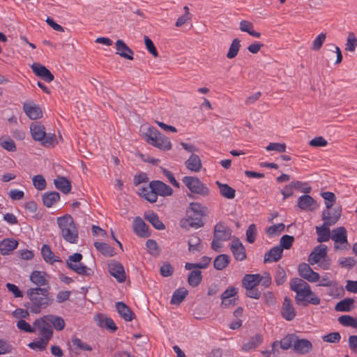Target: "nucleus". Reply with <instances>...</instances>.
I'll return each instance as SVG.
<instances>
[{"mask_svg": "<svg viewBox=\"0 0 357 357\" xmlns=\"http://www.w3.org/2000/svg\"><path fill=\"white\" fill-rule=\"evenodd\" d=\"M182 181L193 194H196L202 197H207L210 194L209 188L197 177L184 176Z\"/></svg>", "mask_w": 357, "mask_h": 357, "instance_id": "6e6552de", "label": "nucleus"}, {"mask_svg": "<svg viewBox=\"0 0 357 357\" xmlns=\"http://www.w3.org/2000/svg\"><path fill=\"white\" fill-rule=\"evenodd\" d=\"M55 187L64 194H68L71 190V183L64 176H58L54 181Z\"/></svg>", "mask_w": 357, "mask_h": 357, "instance_id": "e433bc0d", "label": "nucleus"}, {"mask_svg": "<svg viewBox=\"0 0 357 357\" xmlns=\"http://www.w3.org/2000/svg\"><path fill=\"white\" fill-rule=\"evenodd\" d=\"M298 206L303 211H314L318 208V204L310 195H303L298 199Z\"/></svg>", "mask_w": 357, "mask_h": 357, "instance_id": "dca6fc26", "label": "nucleus"}, {"mask_svg": "<svg viewBox=\"0 0 357 357\" xmlns=\"http://www.w3.org/2000/svg\"><path fill=\"white\" fill-rule=\"evenodd\" d=\"M144 44L148 52L151 54L153 57L157 58L158 56V52L153 41L147 36H144Z\"/></svg>", "mask_w": 357, "mask_h": 357, "instance_id": "e2e57ef3", "label": "nucleus"}, {"mask_svg": "<svg viewBox=\"0 0 357 357\" xmlns=\"http://www.w3.org/2000/svg\"><path fill=\"white\" fill-rule=\"evenodd\" d=\"M189 250L190 252L201 251L202 245L201 244V239L197 236H192L188 240Z\"/></svg>", "mask_w": 357, "mask_h": 357, "instance_id": "6e6d98bb", "label": "nucleus"}, {"mask_svg": "<svg viewBox=\"0 0 357 357\" xmlns=\"http://www.w3.org/2000/svg\"><path fill=\"white\" fill-rule=\"evenodd\" d=\"M0 145L8 151H15L16 145L15 142L8 136H3L0 138Z\"/></svg>", "mask_w": 357, "mask_h": 357, "instance_id": "8fccbe9b", "label": "nucleus"}, {"mask_svg": "<svg viewBox=\"0 0 357 357\" xmlns=\"http://www.w3.org/2000/svg\"><path fill=\"white\" fill-rule=\"evenodd\" d=\"M296 335L294 334H289L279 342L280 347L284 350H287L291 347L294 348V344L296 341Z\"/></svg>", "mask_w": 357, "mask_h": 357, "instance_id": "de8ad7c7", "label": "nucleus"}, {"mask_svg": "<svg viewBox=\"0 0 357 357\" xmlns=\"http://www.w3.org/2000/svg\"><path fill=\"white\" fill-rule=\"evenodd\" d=\"M238 293V289L234 287H228L220 296L222 300H223L224 304L227 301V298H231L235 296Z\"/></svg>", "mask_w": 357, "mask_h": 357, "instance_id": "338daca9", "label": "nucleus"}, {"mask_svg": "<svg viewBox=\"0 0 357 357\" xmlns=\"http://www.w3.org/2000/svg\"><path fill=\"white\" fill-rule=\"evenodd\" d=\"M342 215V206H339L330 210H324L321 213V219L324 224L333 226L336 224Z\"/></svg>", "mask_w": 357, "mask_h": 357, "instance_id": "f8f14e48", "label": "nucleus"}, {"mask_svg": "<svg viewBox=\"0 0 357 357\" xmlns=\"http://www.w3.org/2000/svg\"><path fill=\"white\" fill-rule=\"evenodd\" d=\"M173 193L172 188L160 181H152L149 183V188L140 189L139 195L151 203L157 201L158 196L167 197Z\"/></svg>", "mask_w": 357, "mask_h": 357, "instance_id": "20e7f679", "label": "nucleus"}, {"mask_svg": "<svg viewBox=\"0 0 357 357\" xmlns=\"http://www.w3.org/2000/svg\"><path fill=\"white\" fill-rule=\"evenodd\" d=\"M95 248L105 256H113L114 254V249L107 243L102 242H96L94 243Z\"/></svg>", "mask_w": 357, "mask_h": 357, "instance_id": "49530a36", "label": "nucleus"}, {"mask_svg": "<svg viewBox=\"0 0 357 357\" xmlns=\"http://www.w3.org/2000/svg\"><path fill=\"white\" fill-rule=\"evenodd\" d=\"M239 29L254 38H259L261 36L260 32L255 31L253 23L248 20H244L239 22Z\"/></svg>", "mask_w": 357, "mask_h": 357, "instance_id": "473e14b6", "label": "nucleus"}, {"mask_svg": "<svg viewBox=\"0 0 357 357\" xmlns=\"http://www.w3.org/2000/svg\"><path fill=\"white\" fill-rule=\"evenodd\" d=\"M231 235L229 228L222 223H218L214 227L213 238L220 241H228Z\"/></svg>", "mask_w": 357, "mask_h": 357, "instance_id": "5701e85b", "label": "nucleus"}, {"mask_svg": "<svg viewBox=\"0 0 357 357\" xmlns=\"http://www.w3.org/2000/svg\"><path fill=\"white\" fill-rule=\"evenodd\" d=\"M285 226L283 223H280L278 225H273L269 227L266 229V234L268 236H278L281 234L282 231H284Z\"/></svg>", "mask_w": 357, "mask_h": 357, "instance_id": "052dcab7", "label": "nucleus"}, {"mask_svg": "<svg viewBox=\"0 0 357 357\" xmlns=\"http://www.w3.org/2000/svg\"><path fill=\"white\" fill-rule=\"evenodd\" d=\"M31 69L36 76L43 78L47 82H51L54 79L50 70L39 63L32 64Z\"/></svg>", "mask_w": 357, "mask_h": 357, "instance_id": "f3484780", "label": "nucleus"}, {"mask_svg": "<svg viewBox=\"0 0 357 357\" xmlns=\"http://www.w3.org/2000/svg\"><path fill=\"white\" fill-rule=\"evenodd\" d=\"M230 262V257L225 254L219 255L214 259L213 266L215 269L221 271L225 269Z\"/></svg>", "mask_w": 357, "mask_h": 357, "instance_id": "a19ab883", "label": "nucleus"}, {"mask_svg": "<svg viewBox=\"0 0 357 357\" xmlns=\"http://www.w3.org/2000/svg\"><path fill=\"white\" fill-rule=\"evenodd\" d=\"M331 239L335 241V243L340 245H335V248L337 250H344L349 244L347 241V229L344 227H339L334 229L332 231Z\"/></svg>", "mask_w": 357, "mask_h": 357, "instance_id": "9b49d317", "label": "nucleus"}, {"mask_svg": "<svg viewBox=\"0 0 357 357\" xmlns=\"http://www.w3.org/2000/svg\"><path fill=\"white\" fill-rule=\"evenodd\" d=\"M262 342V337L260 335H255L251 337L248 342L243 345L242 349L248 351L258 347Z\"/></svg>", "mask_w": 357, "mask_h": 357, "instance_id": "37998d69", "label": "nucleus"}, {"mask_svg": "<svg viewBox=\"0 0 357 357\" xmlns=\"http://www.w3.org/2000/svg\"><path fill=\"white\" fill-rule=\"evenodd\" d=\"M115 305L118 313L125 321H130L135 318L133 311L123 302H117Z\"/></svg>", "mask_w": 357, "mask_h": 357, "instance_id": "393cba45", "label": "nucleus"}, {"mask_svg": "<svg viewBox=\"0 0 357 357\" xmlns=\"http://www.w3.org/2000/svg\"><path fill=\"white\" fill-rule=\"evenodd\" d=\"M281 314L287 321H291L296 315V312L292 305L291 301L287 296L284 297L281 309Z\"/></svg>", "mask_w": 357, "mask_h": 357, "instance_id": "412c9836", "label": "nucleus"}, {"mask_svg": "<svg viewBox=\"0 0 357 357\" xmlns=\"http://www.w3.org/2000/svg\"><path fill=\"white\" fill-rule=\"evenodd\" d=\"M34 187L38 190L45 189L47 183L45 178L42 175H36L32 178Z\"/></svg>", "mask_w": 357, "mask_h": 357, "instance_id": "bf43d9fd", "label": "nucleus"}, {"mask_svg": "<svg viewBox=\"0 0 357 357\" xmlns=\"http://www.w3.org/2000/svg\"><path fill=\"white\" fill-rule=\"evenodd\" d=\"M144 219L150 222L158 230L165 229V225L160 220L158 215L153 211H147L144 214Z\"/></svg>", "mask_w": 357, "mask_h": 357, "instance_id": "7c9ffc66", "label": "nucleus"}, {"mask_svg": "<svg viewBox=\"0 0 357 357\" xmlns=\"http://www.w3.org/2000/svg\"><path fill=\"white\" fill-rule=\"evenodd\" d=\"M240 40L237 38H234L229 47V51L227 53V57L228 59H234L235 58L240 50L241 44H240Z\"/></svg>", "mask_w": 357, "mask_h": 357, "instance_id": "09e8293b", "label": "nucleus"}, {"mask_svg": "<svg viewBox=\"0 0 357 357\" xmlns=\"http://www.w3.org/2000/svg\"><path fill=\"white\" fill-rule=\"evenodd\" d=\"M313 349L312 342L307 339H298L296 336L294 344V350L300 354L310 353Z\"/></svg>", "mask_w": 357, "mask_h": 357, "instance_id": "b1692460", "label": "nucleus"}, {"mask_svg": "<svg viewBox=\"0 0 357 357\" xmlns=\"http://www.w3.org/2000/svg\"><path fill=\"white\" fill-rule=\"evenodd\" d=\"M18 245V242L14 239L6 238L0 242L1 253L3 255H8L15 250Z\"/></svg>", "mask_w": 357, "mask_h": 357, "instance_id": "c9c22d12", "label": "nucleus"}, {"mask_svg": "<svg viewBox=\"0 0 357 357\" xmlns=\"http://www.w3.org/2000/svg\"><path fill=\"white\" fill-rule=\"evenodd\" d=\"M96 320L101 328H105L113 333L118 328L114 321L110 317H106L103 314H98Z\"/></svg>", "mask_w": 357, "mask_h": 357, "instance_id": "2f4dec72", "label": "nucleus"}, {"mask_svg": "<svg viewBox=\"0 0 357 357\" xmlns=\"http://www.w3.org/2000/svg\"><path fill=\"white\" fill-rule=\"evenodd\" d=\"M56 222L62 238L70 243L76 244L78 241V229L71 215L59 217Z\"/></svg>", "mask_w": 357, "mask_h": 357, "instance_id": "39448f33", "label": "nucleus"}, {"mask_svg": "<svg viewBox=\"0 0 357 357\" xmlns=\"http://www.w3.org/2000/svg\"><path fill=\"white\" fill-rule=\"evenodd\" d=\"M326 255L327 246L325 245H317L309 255L308 261L311 265H314L319 262L322 259L326 257Z\"/></svg>", "mask_w": 357, "mask_h": 357, "instance_id": "6ab92c4d", "label": "nucleus"}, {"mask_svg": "<svg viewBox=\"0 0 357 357\" xmlns=\"http://www.w3.org/2000/svg\"><path fill=\"white\" fill-rule=\"evenodd\" d=\"M146 142L161 150L168 151L172 149L170 139L155 128H150L146 134Z\"/></svg>", "mask_w": 357, "mask_h": 357, "instance_id": "0eeeda50", "label": "nucleus"}, {"mask_svg": "<svg viewBox=\"0 0 357 357\" xmlns=\"http://www.w3.org/2000/svg\"><path fill=\"white\" fill-rule=\"evenodd\" d=\"M354 300L347 298L338 302L335 310L337 312H350L354 308Z\"/></svg>", "mask_w": 357, "mask_h": 357, "instance_id": "79ce46f5", "label": "nucleus"}, {"mask_svg": "<svg viewBox=\"0 0 357 357\" xmlns=\"http://www.w3.org/2000/svg\"><path fill=\"white\" fill-rule=\"evenodd\" d=\"M26 296L29 299V302L26 303L24 306L31 313L38 314L43 310L51 305L54 302V298L50 292L49 287L30 288L26 291Z\"/></svg>", "mask_w": 357, "mask_h": 357, "instance_id": "f257e3e1", "label": "nucleus"}, {"mask_svg": "<svg viewBox=\"0 0 357 357\" xmlns=\"http://www.w3.org/2000/svg\"><path fill=\"white\" fill-rule=\"evenodd\" d=\"M31 69L36 76L43 78L47 82H51L54 79L50 70L39 63L32 64Z\"/></svg>", "mask_w": 357, "mask_h": 357, "instance_id": "a211bd4d", "label": "nucleus"}, {"mask_svg": "<svg viewBox=\"0 0 357 357\" xmlns=\"http://www.w3.org/2000/svg\"><path fill=\"white\" fill-rule=\"evenodd\" d=\"M134 232L140 237L147 238L151 235L148 225L139 217H135L133 220Z\"/></svg>", "mask_w": 357, "mask_h": 357, "instance_id": "aec40b11", "label": "nucleus"}, {"mask_svg": "<svg viewBox=\"0 0 357 357\" xmlns=\"http://www.w3.org/2000/svg\"><path fill=\"white\" fill-rule=\"evenodd\" d=\"M290 288L296 293L295 300L298 305L305 301L307 303L303 304L304 306H306L307 303L313 305L320 303L319 298L312 291L310 286L303 280L298 278H293L290 282Z\"/></svg>", "mask_w": 357, "mask_h": 357, "instance_id": "f03ea898", "label": "nucleus"}, {"mask_svg": "<svg viewBox=\"0 0 357 357\" xmlns=\"http://www.w3.org/2000/svg\"><path fill=\"white\" fill-rule=\"evenodd\" d=\"M207 207L198 202H191L186 211V218L181 220L182 227H193L195 229L204 225L203 218L207 215Z\"/></svg>", "mask_w": 357, "mask_h": 357, "instance_id": "7ed1b4c3", "label": "nucleus"}, {"mask_svg": "<svg viewBox=\"0 0 357 357\" xmlns=\"http://www.w3.org/2000/svg\"><path fill=\"white\" fill-rule=\"evenodd\" d=\"M299 275L303 279L310 282H314L319 280L320 276L319 273L314 272L308 264L302 263L298 267Z\"/></svg>", "mask_w": 357, "mask_h": 357, "instance_id": "ddd939ff", "label": "nucleus"}, {"mask_svg": "<svg viewBox=\"0 0 357 357\" xmlns=\"http://www.w3.org/2000/svg\"><path fill=\"white\" fill-rule=\"evenodd\" d=\"M282 249L278 245L272 248L268 252L264 255V262H276L278 261L282 256Z\"/></svg>", "mask_w": 357, "mask_h": 357, "instance_id": "c85d7f7f", "label": "nucleus"}, {"mask_svg": "<svg viewBox=\"0 0 357 357\" xmlns=\"http://www.w3.org/2000/svg\"><path fill=\"white\" fill-rule=\"evenodd\" d=\"M186 167L192 172H198L201 170L202 165L199 157L194 153L185 162Z\"/></svg>", "mask_w": 357, "mask_h": 357, "instance_id": "72a5a7b5", "label": "nucleus"}, {"mask_svg": "<svg viewBox=\"0 0 357 357\" xmlns=\"http://www.w3.org/2000/svg\"><path fill=\"white\" fill-rule=\"evenodd\" d=\"M60 199V194L57 192H48L43 195V204L48 208L52 207Z\"/></svg>", "mask_w": 357, "mask_h": 357, "instance_id": "58836bf2", "label": "nucleus"}, {"mask_svg": "<svg viewBox=\"0 0 357 357\" xmlns=\"http://www.w3.org/2000/svg\"><path fill=\"white\" fill-rule=\"evenodd\" d=\"M215 184L218 185L220 194L225 198L232 199L236 196V190L226 183H222L217 181Z\"/></svg>", "mask_w": 357, "mask_h": 357, "instance_id": "f704fd0d", "label": "nucleus"}, {"mask_svg": "<svg viewBox=\"0 0 357 357\" xmlns=\"http://www.w3.org/2000/svg\"><path fill=\"white\" fill-rule=\"evenodd\" d=\"M17 328L26 333H35L36 328L35 326H31L29 323H27L24 319H20L17 323Z\"/></svg>", "mask_w": 357, "mask_h": 357, "instance_id": "69168bd1", "label": "nucleus"}, {"mask_svg": "<svg viewBox=\"0 0 357 357\" xmlns=\"http://www.w3.org/2000/svg\"><path fill=\"white\" fill-rule=\"evenodd\" d=\"M33 326H35L36 331L39 332L40 337L48 341L52 337L53 330L52 326L45 319L44 316L36 319L33 322Z\"/></svg>", "mask_w": 357, "mask_h": 357, "instance_id": "9d476101", "label": "nucleus"}, {"mask_svg": "<svg viewBox=\"0 0 357 357\" xmlns=\"http://www.w3.org/2000/svg\"><path fill=\"white\" fill-rule=\"evenodd\" d=\"M82 259V255L80 253H75L68 257L66 259V264L68 267L77 273L79 275H92L93 271L87 267L86 266L80 263Z\"/></svg>", "mask_w": 357, "mask_h": 357, "instance_id": "1a4fd4ad", "label": "nucleus"}, {"mask_svg": "<svg viewBox=\"0 0 357 357\" xmlns=\"http://www.w3.org/2000/svg\"><path fill=\"white\" fill-rule=\"evenodd\" d=\"M338 321L344 326H351L357 328V318L350 315H342L338 318Z\"/></svg>", "mask_w": 357, "mask_h": 357, "instance_id": "3c124183", "label": "nucleus"}, {"mask_svg": "<svg viewBox=\"0 0 357 357\" xmlns=\"http://www.w3.org/2000/svg\"><path fill=\"white\" fill-rule=\"evenodd\" d=\"M202 262L200 263H186L185 265V268L187 270H192L193 268H206L211 262V259L208 257L205 256L202 257Z\"/></svg>", "mask_w": 357, "mask_h": 357, "instance_id": "603ef678", "label": "nucleus"}, {"mask_svg": "<svg viewBox=\"0 0 357 357\" xmlns=\"http://www.w3.org/2000/svg\"><path fill=\"white\" fill-rule=\"evenodd\" d=\"M287 278L285 271L280 265L277 268L276 274L275 275V281L277 285L282 284Z\"/></svg>", "mask_w": 357, "mask_h": 357, "instance_id": "0e129e2a", "label": "nucleus"}, {"mask_svg": "<svg viewBox=\"0 0 357 357\" xmlns=\"http://www.w3.org/2000/svg\"><path fill=\"white\" fill-rule=\"evenodd\" d=\"M30 132L33 140L40 142L45 147L54 146L56 136L54 134L45 132V126L38 121L33 122L30 125Z\"/></svg>", "mask_w": 357, "mask_h": 357, "instance_id": "423d86ee", "label": "nucleus"}, {"mask_svg": "<svg viewBox=\"0 0 357 357\" xmlns=\"http://www.w3.org/2000/svg\"><path fill=\"white\" fill-rule=\"evenodd\" d=\"M23 111L31 120H36L43 117V112L39 105L31 101H26L23 105Z\"/></svg>", "mask_w": 357, "mask_h": 357, "instance_id": "4468645a", "label": "nucleus"}, {"mask_svg": "<svg viewBox=\"0 0 357 357\" xmlns=\"http://www.w3.org/2000/svg\"><path fill=\"white\" fill-rule=\"evenodd\" d=\"M231 250L236 260L243 261L246 258L245 249L238 239L233 241Z\"/></svg>", "mask_w": 357, "mask_h": 357, "instance_id": "cd10ccee", "label": "nucleus"}, {"mask_svg": "<svg viewBox=\"0 0 357 357\" xmlns=\"http://www.w3.org/2000/svg\"><path fill=\"white\" fill-rule=\"evenodd\" d=\"M115 47L116 49V54L119 55L121 57L133 60L134 52L122 40H117L115 43Z\"/></svg>", "mask_w": 357, "mask_h": 357, "instance_id": "4be33fe9", "label": "nucleus"}, {"mask_svg": "<svg viewBox=\"0 0 357 357\" xmlns=\"http://www.w3.org/2000/svg\"><path fill=\"white\" fill-rule=\"evenodd\" d=\"M345 50L348 52H354L357 46V38L354 33L349 32L347 38Z\"/></svg>", "mask_w": 357, "mask_h": 357, "instance_id": "5fc2aeb1", "label": "nucleus"}, {"mask_svg": "<svg viewBox=\"0 0 357 357\" xmlns=\"http://www.w3.org/2000/svg\"><path fill=\"white\" fill-rule=\"evenodd\" d=\"M50 276L45 272L34 271L31 273L30 280L37 287H41L48 284Z\"/></svg>", "mask_w": 357, "mask_h": 357, "instance_id": "a878e982", "label": "nucleus"}, {"mask_svg": "<svg viewBox=\"0 0 357 357\" xmlns=\"http://www.w3.org/2000/svg\"><path fill=\"white\" fill-rule=\"evenodd\" d=\"M107 268L110 275L114 277L119 282H123L126 280V272L121 263L113 261L108 264Z\"/></svg>", "mask_w": 357, "mask_h": 357, "instance_id": "2eb2a0df", "label": "nucleus"}, {"mask_svg": "<svg viewBox=\"0 0 357 357\" xmlns=\"http://www.w3.org/2000/svg\"><path fill=\"white\" fill-rule=\"evenodd\" d=\"M263 280L260 274H246L242 280V285L246 289H252L257 286Z\"/></svg>", "mask_w": 357, "mask_h": 357, "instance_id": "bb28decb", "label": "nucleus"}, {"mask_svg": "<svg viewBox=\"0 0 357 357\" xmlns=\"http://www.w3.org/2000/svg\"><path fill=\"white\" fill-rule=\"evenodd\" d=\"M202 272L198 270L192 271L188 277V284L193 287L198 286L202 282Z\"/></svg>", "mask_w": 357, "mask_h": 357, "instance_id": "a18cd8bd", "label": "nucleus"}, {"mask_svg": "<svg viewBox=\"0 0 357 357\" xmlns=\"http://www.w3.org/2000/svg\"><path fill=\"white\" fill-rule=\"evenodd\" d=\"M49 341L40 337L39 340L29 344V347L35 350L43 351L46 349Z\"/></svg>", "mask_w": 357, "mask_h": 357, "instance_id": "680f3d73", "label": "nucleus"}, {"mask_svg": "<svg viewBox=\"0 0 357 357\" xmlns=\"http://www.w3.org/2000/svg\"><path fill=\"white\" fill-rule=\"evenodd\" d=\"M188 294V291L184 288H179L176 289L171 299V304L179 305L185 298Z\"/></svg>", "mask_w": 357, "mask_h": 357, "instance_id": "c03bdc74", "label": "nucleus"}, {"mask_svg": "<svg viewBox=\"0 0 357 357\" xmlns=\"http://www.w3.org/2000/svg\"><path fill=\"white\" fill-rule=\"evenodd\" d=\"M41 254L44 260L51 264L55 261H61V259H59V257H55V255L51 250L50 247L47 244H45L42 246Z\"/></svg>", "mask_w": 357, "mask_h": 357, "instance_id": "ea45409f", "label": "nucleus"}, {"mask_svg": "<svg viewBox=\"0 0 357 357\" xmlns=\"http://www.w3.org/2000/svg\"><path fill=\"white\" fill-rule=\"evenodd\" d=\"M356 264V261L354 257H342L338 259V264L342 268L350 269L353 268Z\"/></svg>", "mask_w": 357, "mask_h": 357, "instance_id": "4d7b16f0", "label": "nucleus"}, {"mask_svg": "<svg viewBox=\"0 0 357 357\" xmlns=\"http://www.w3.org/2000/svg\"><path fill=\"white\" fill-rule=\"evenodd\" d=\"M318 286L332 287L331 291L328 292V294L331 296H334L335 294L333 293V289H335L336 291L340 290V291H343L342 287L338 288L335 282L331 281L327 278H323L318 284Z\"/></svg>", "mask_w": 357, "mask_h": 357, "instance_id": "864d4df0", "label": "nucleus"}, {"mask_svg": "<svg viewBox=\"0 0 357 357\" xmlns=\"http://www.w3.org/2000/svg\"><path fill=\"white\" fill-rule=\"evenodd\" d=\"M44 317L47 323L52 326V328L53 327L55 330L60 331L64 328L66 324L61 317L54 314H47L45 315Z\"/></svg>", "mask_w": 357, "mask_h": 357, "instance_id": "c756f323", "label": "nucleus"}, {"mask_svg": "<svg viewBox=\"0 0 357 357\" xmlns=\"http://www.w3.org/2000/svg\"><path fill=\"white\" fill-rule=\"evenodd\" d=\"M330 225L323 224L320 227H316V231L318 235L317 241L319 243L326 242L329 241L331 236Z\"/></svg>", "mask_w": 357, "mask_h": 357, "instance_id": "4c0bfd02", "label": "nucleus"}, {"mask_svg": "<svg viewBox=\"0 0 357 357\" xmlns=\"http://www.w3.org/2000/svg\"><path fill=\"white\" fill-rule=\"evenodd\" d=\"M341 339V335L338 332H333L322 337L323 341L330 343H337Z\"/></svg>", "mask_w": 357, "mask_h": 357, "instance_id": "774afa93", "label": "nucleus"}, {"mask_svg": "<svg viewBox=\"0 0 357 357\" xmlns=\"http://www.w3.org/2000/svg\"><path fill=\"white\" fill-rule=\"evenodd\" d=\"M294 241V236L289 235H284L280 238V245L278 246L280 247V248H282V250L284 249L288 250L292 246Z\"/></svg>", "mask_w": 357, "mask_h": 357, "instance_id": "13d9d810", "label": "nucleus"}]
</instances>
